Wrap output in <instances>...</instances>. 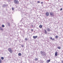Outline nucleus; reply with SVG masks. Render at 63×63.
Returning <instances> with one entry per match:
<instances>
[{
	"label": "nucleus",
	"instance_id": "nucleus-27",
	"mask_svg": "<svg viewBox=\"0 0 63 63\" xmlns=\"http://www.w3.org/2000/svg\"><path fill=\"white\" fill-rule=\"evenodd\" d=\"M37 3H40V1H37Z\"/></svg>",
	"mask_w": 63,
	"mask_h": 63
},
{
	"label": "nucleus",
	"instance_id": "nucleus-11",
	"mask_svg": "<svg viewBox=\"0 0 63 63\" xmlns=\"http://www.w3.org/2000/svg\"><path fill=\"white\" fill-rule=\"evenodd\" d=\"M18 55L19 56H21V53H19L18 54Z\"/></svg>",
	"mask_w": 63,
	"mask_h": 63
},
{
	"label": "nucleus",
	"instance_id": "nucleus-24",
	"mask_svg": "<svg viewBox=\"0 0 63 63\" xmlns=\"http://www.w3.org/2000/svg\"><path fill=\"white\" fill-rule=\"evenodd\" d=\"M12 10H13V11H14V8L12 7Z\"/></svg>",
	"mask_w": 63,
	"mask_h": 63
},
{
	"label": "nucleus",
	"instance_id": "nucleus-29",
	"mask_svg": "<svg viewBox=\"0 0 63 63\" xmlns=\"http://www.w3.org/2000/svg\"><path fill=\"white\" fill-rule=\"evenodd\" d=\"M52 40H55V39H54V38H53V39H52Z\"/></svg>",
	"mask_w": 63,
	"mask_h": 63
},
{
	"label": "nucleus",
	"instance_id": "nucleus-22",
	"mask_svg": "<svg viewBox=\"0 0 63 63\" xmlns=\"http://www.w3.org/2000/svg\"><path fill=\"white\" fill-rule=\"evenodd\" d=\"M21 47H24V45H21Z\"/></svg>",
	"mask_w": 63,
	"mask_h": 63
},
{
	"label": "nucleus",
	"instance_id": "nucleus-4",
	"mask_svg": "<svg viewBox=\"0 0 63 63\" xmlns=\"http://www.w3.org/2000/svg\"><path fill=\"white\" fill-rule=\"evenodd\" d=\"M7 6H8V5L4 4L2 5V7L3 8H4V7H7Z\"/></svg>",
	"mask_w": 63,
	"mask_h": 63
},
{
	"label": "nucleus",
	"instance_id": "nucleus-1",
	"mask_svg": "<svg viewBox=\"0 0 63 63\" xmlns=\"http://www.w3.org/2000/svg\"><path fill=\"white\" fill-rule=\"evenodd\" d=\"M40 53L41 55H43L44 57H45V56H46V53H45V52L44 51H41L40 52Z\"/></svg>",
	"mask_w": 63,
	"mask_h": 63
},
{
	"label": "nucleus",
	"instance_id": "nucleus-25",
	"mask_svg": "<svg viewBox=\"0 0 63 63\" xmlns=\"http://www.w3.org/2000/svg\"><path fill=\"white\" fill-rule=\"evenodd\" d=\"M1 62H2L1 60V59H0V63H1Z\"/></svg>",
	"mask_w": 63,
	"mask_h": 63
},
{
	"label": "nucleus",
	"instance_id": "nucleus-17",
	"mask_svg": "<svg viewBox=\"0 0 63 63\" xmlns=\"http://www.w3.org/2000/svg\"><path fill=\"white\" fill-rule=\"evenodd\" d=\"M1 59H2V60H3L4 59V57H1Z\"/></svg>",
	"mask_w": 63,
	"mask_h": 63
},
{
	"label": "nucleus",
	"instance_id": "nucleus-18",
	"mask_svg": "<svg viewBox=\"0 0 63 63\" xmlns=\"http://www.w3.org/2000/svg\"><path fill=\"white\" fill-rule=\"evenodd\" d=\"M58 49H61V47H58Z\"/></svg>",
	"mask_w": 63,
	"mask_h": 63
},
{
	"label": "nucleus",
	"instance_id": "nucleus-30",
	"mask_svg": "<svg viewBox=\"0 0 63 63\" xmlns=\"http://www.w3.org/2000/svg\"><path fill=\"white\" fill-rule=\"evenodd\" d=\"M62 63H63V60L62 61Z\"/></svg>",
	"mask_w": 63,
	"mask_h": 63
},
{
	"label": "nucleus",
	"instance_id": "nucleus-12",
	"mask_svg": "<svg viewBox=\"0 0 63 63\" xmlns=\"http://www.w3.org/2000/svg\"><path fill=\"white\" fill-rule=\"evenodd\" d=\"M47 62L48 63V62H49L50 61V60H47Z\"/></svg>",
	"mask_w": 63,
	"mask_h": 63
},
{
	"label": "nucleus",
	"instance_id": "nucleus-14",
	"mask_svg": "<svg viewBox=\"0 0 63 63\" xmlns=\"http://www.w3.org/2000/svg\"><path fill=\"white\" fill-rule=\"evenodd\" d=\"M2 27L4 28L5 27V26L4 25H2L1 26Z\"/></svg>",
	"mask_w": 63,
	"mask_h": 63
},
{
	"label": "nucleus",
	"instance_id": "nucleus-19",
	"mask_svg": "<svg viewBox=\"0 0 63 63\" xmlns=\"http://www.w3.org/2000/svg\"><path fill=\"white\" fill-rule=\"evenodd\" d=\"M55 38L56 39H57L58 38V36L57 35H56L55 36Z\"/></svg>",
	"mask_w": 63,
	"mask_h": 63
},
{
	"label": "nucleus",
	"instance_id": "nucleus-13",
	"mask_svg": "<svg viewBox=\"0 0 63 63\" xmlns=\"http://www.w3.org/2000/svg\"><path fill=\"white\" fill-rule=\"evenodd\" d=\"M35 61H38V59L37 58H35Z\"/></svg>",
	"mask_w": 63,
	"mask_h": 63
},
{
	"label": "nucleus",
	"instance_id": "nucleus-20",
	"mask_svg": "<svg viewBox=\"0 0 63 63\" xmlns=\"http://www.w3.org/2000/svg\"><path fill=\"white\" fill-rule=\"evenodd\" d=\"M25 40L26 41H27V40H28V39H27V38H26L25 39Z\"/></svg>",
	"mask_w": 63,
	"mask_h": 63
},
{
	"label": "nucleus",
	"instance_id": "nucleus-15",
	"mask_svg": "<svg viewBox=\"0 0 63 63\" xmlns=\"http://www.w3.org/2000/svg\"><path fill=\"white\" fill-rule=\"evenodd\" d=\"M40 28H42V25H40L39 26Z\"/></svg>",
	"mask_w": 63,
	"mask_h": 63
},
{
	"label": "nucleus",
	"instance_id": "nucleus-5",
	"mask_svg": "<svg viewBox=\"0 0 63 63\" xmlns=\"http://www.w3.org/2000/svg\"><path fill=\"white\" fill-rule=\"evenodd\" d=\"M46 16H49V13L48 12H47L46 13Z\"/></svg>",
	"mask_w": 63,
	"mask_h": 63
},
{
	"label": "nucleus",
	"instance_id": "nucleus-9",
	"mask_svg": "<svg viewBox=\"0 0 63 63\" xmlns=\"http://www.w3.org/2000/svg\"><path fill=\"white\" fill-rule=\"evenodd\" d=\"M50 14V15L51 16H53V13L52 12H51Z\"/></svg>",
	"mask_w": 63,
	"mask_h": 63
},
{
	"label": "nucleus",
	"instance_id": "nucleus-21",
	"mask_svg": "<svg viewBox=\"0 0 63 63\" xmlns=\"http://www.w3.org/2000/svg\"><path fill=\"white\" fill-rule=\"evenodd\" d=\"M8 25L9 26H10V23H8Z\"/></svg>",
	"mask_w": 63,
	"mask_h": 63
},
{
	"label": "nucleus",
	"instance_id": "nucleus-28",
	"mask_svg": "<svg viewBox=\"0 0 63 63\" xmlns=\"http://www.w3.org/2000/svg\"><path fill=\"white\" fill-rule=\"evenodd\" d=\"M41 4H44V3L43 2H41Z\"/></svg>",
	"mask_w": 63,
	"mask_h": 63
},
{
	"label": "nucleus",
	"instance_id": "nucleus-32",
	"mask_svg": "<svg viewBox=\"0 0 63 63\" xmlns=\"http://www.w3.org/2000/svg\"><path fill=\"white\" fill-rule=\"evenodd\" d=\"M47 1H49V0H47Z\"/></svg>",
	"mask_w": 63,
	"mask_h": 63
},
{
	"label": "nucleus",
	"instance_id": "nucleus-23",
	"mask_svg": "<svg viewBox=\"0 0 63 63\" xmlns=\"http://www.w3.org/2000/svg\"><path fill=\"white\" fill-rule=\"evenodd\" d=\"M49 38L51 40H52V37H50Z\"/></svg>",
	"mask_w": 63,
	"mask_h": 63
},
{
	"label": "nucleus",
	"instance_id": "nucleus-10",
	"mask_svg": "<svg viewBox=\"0 0 63 63\" xmlns=\"http://www.w3.org/2000/svg\"><path fill=\"white\" fill-rule=\"evenodd\" d=\"M47 31H50V29H49V28H47Z\"/></svg>",
	"mask_w": 63,
	"mask_h": 63
},
{
	"label": "nucleus",
	"instance_id": "nucleus-3",
	"mask_svg": "<svg viewBox=\"0 0 63 63\" xmlns=\"http://www.w3.org/2000/svg\"><path fill=\"white\" fill-rule=\"evenodd\" d=\"M14 2L15 4H18L19 3V2L17 0H14Z\"/></svg>",
	"mask_w": 63,
	"mask_h": 63
},
{
	"label": "nucleus",
	"instance_id": "nucleus-7",
	"mask_svg": "<svg viewBox=\"0 0 63 63\" xmlns=\"http://www.w3.org/2000/svg\"><path fill=\"white\" fill-rule=\"evenodd\" d=\"M33 38L34 39H36L37 37H38V36H33Z\"/></svg>",
	"mask_w": 63,
	"mask_h": 63
},
{
	"label": "nucleus",
	"instance_id": "nucleus-26",
	"mask_svg": "<svg viewBox=\"0 0 63 63\" xmlns=\"http://www.w3.org/2000/svg\"><path fill=\"white\" fill-rule=\"evenodd\" d=\"M62 10H63V9H62V8H61L60 9V11H62Z\"/></svg>",
	"mask_w": 63,
	"mask_h": 63
},
{
	"label": "nucleus",
	"instance_id": "nucleus-2",
	"mask_svg": "<svg viewBox=\"0 0 63 63\" xmlns=\"http://www.w3.org/2000/svg\"><path fill=\"white\" fill-rule=\"evenodd\" d=\"M8 51H9V52L10 53H12L13 52V50H12V48H9L8 49Z\"/></svg>",
	"mask_w": 63,
	"mask_h": 63
},
{
	"label": "nucleus",
	"instance_id": "nucleus-8",
	"mask_svg": "<svg viewBox=\"0 0 63 63\" xmlns=\"http://www.w3.org/2000/svg\"><path fill=\"white\" fill-rule=\"evenodd\" d=\"M55 55L56 56H57V52H56L55 54Z\"/></svg>",
	"mask_w": 63,
	"mask_h": 63
},
{
	"label": "nucleus",
	"instance_id": "nucleus-6",
	"mask_svg": "<svg viewBox=\"0 0 63 63\" xmlns=\"http://www.w3.org/2000/svg\"><path fill=\"white\" fill-rule=\"evenodd\" d=\"M45 31V33L46 34H47V30H44Z\"/></svg>",
	"mask_w": 63,
	"mask_h": 63
},
{
	"label": "nucleus",
	"instance_id": "nucleus-31",
	"mask_svg": "<svg viewBox=\"0 0 63 63\" xmlns=\"http://www.w3.org/2000/svg\"><path fill=\"white\" fill-rule=\"evenodd\" d=\"M31 31H33V30L32 29V30H31Z\"/></svg>",
	"mask_w": 63,
	"mask_h": 63
},
{
	"label": "nucleus",
	"instance_id": "nucleus-16",
	"mask_svg": "<svg viewBox=\"0 0 63 63\" xmlns=\"http://www.w3.org/2000/svg\"><path fill=\"white\" fill-rule=\"evenodd\" d=\"M0 30H3V29H2V28L0 27Z\"/></svg>",
	"mask_w": 63,
	"mask_h": 63
}]
</instances>
